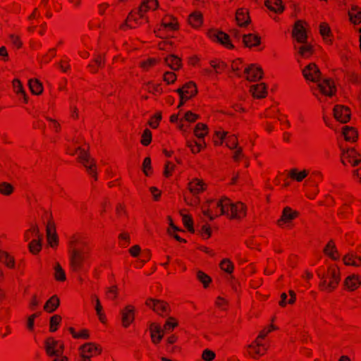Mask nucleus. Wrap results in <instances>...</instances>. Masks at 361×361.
I'll return each mask as SVG.
<instances>
[{"label": "nucleus", "mask_w": 361, "mask_h": 361, "mask_svg": "<svg viewBox=\"0 0 361 361\" xmlns=\"http://www.w3.org/2000/svg\"><path fill=\"white\" fill-rule=\"evenodd\" d=\"M276 329L277 327L275 326L273 324H271L260 331L258 336L256 338L263 342V340L269 335V334Z\"/></svg>", "instance_id": "obj_52"}, {"label": "nucleus", "mask_w": 361, "mask_h": 361, "mask_svg": "<svg viewBox=\"0 0 361 361\" xmlns=\"http://www.w3.org/2000/svg\"><path fill=\"white\" fill-rule=\"evenodd\" d=\"M350 110L343 105H336L334 108V118L339 122L345 123L350 119Z\"/></svg>", "instance_id": "obj_16"}, {"label": "nucleus", "mask_w": 361, "mask_h": 361, "mask_svg": "<svg viewBox=\"0 0 361 361\" xmlns=\"http://www.w3.org/2000/svg\"><path fill=\"white\" fill-rule=\"evenodd\" d=\"M250 92L257 99L264 98L267 94V86L264 82L252 85Z\"/></svg>", "instance_id": "obj_28"}, {"label": "nucleus", "mask_w": 361, "mask_h": 361, "mask_svg": "<svg viewBox=\"0 0 361 361\" xmlns=\"http://www.w3.org/2000/svg\"><path fill=\"white\" fill-rule=\"evenodd\" d=\"M159 3L157 0H144L139 7V18H142L145 13L149 10H156L158 8Z\"/></svg>", "instance_id": "obj_25"}, {"label": "nucleus", "mask_w": 361, "mask_h": 361, "mask_svg": "<svg viewBox=\"0 0 361 361\" xmlns=\"http://www.w3.org/2000/svg\"><path fill=\"white\" fill-rule=\"evenodd\" d=\"M207 36L212 41L219 42L228 49H233L234 47L231 42L230 36L224 32L209 30L207 32Z\"/></svg>", "instance_id": "obj_10"}, {"label": "nucleus", "mask_w": 361, "mask_h": 361, "mask_svg": "<svg viewBox=\"0 0 361 361\" xmlns=\"http://www.w3.org/2000/svg\"><path fill=\"white\" fill-rule=\"evenodd\" d=\"M28 85L33 94L40 95L43 92L44 88L42 83L38 79H30L28 81Z\"/></svg>", "instance_id": "obj_37"}, {"label": "nucleus", "mask_w": 361, "mask_h": 361, "mask_svg": "<svg viewBox=\"0 0 361 361\" xmlns=\"http://www.w3.org/2000/svg\"><path fill=\"white\" fill-rule=\"evenodd\" d=\"M94 298H95V310L97 312V315L98 316L99 321L102 324H106V317L105 314L103 312V308L101 305L100 300L97 295H94Z\"/></svg>", "instance_id": "obj_45"}, {"label": "nucleus", "mask_w": 361, "mask_h": 361, "mask_svg": "<svg viewBox=\"0 0 361 361\" xmlns=\"http://www.w3.org/2000/svg\"><path fill=\"white\" fill-rule=\"evenodd\" d=\"M176 91L179 94L180 97L188 99L195 97L198 92L196 84L192 81L185 83Z\"/></svg>", "instance_id": "obj_13"}, {"label": "nucleus", "mask_w": 361, "mask_h": 361, "mask_svg": "<svg viewBox=\"0 0 361 361\" xmlns=\"http://www.w3.org/2000/svg\"><path fill=\"white\" fill-rule=\"evenodd\" d=\"M293 35L298 42H306L307 37L302 21L298 20L295 23V26L293 30Z\"/></svg>", "instance_id": "obj_19"}, {"label": "nucleus", "mask_w": 361, "mask_h": 361, "mask_svg": "<svg viewBox=\"0 0 361 361\" xmlns=\"http://www.w3.org/2000/svg\"><path fill=\"white\" fill-rule=\"evenodd\" d=\"M61 317L58 314L52 316L50 319V331L54 332L57 330V326L61 322Z\"/></svg>", "instance_id": "obj_56"}, {"label": "nucleus", "mask_w": 361, "mask_h": 361, "mask_svg": "<svg viewBox=\"0 0 361 361\" xmlns=\"http://www.w3.org/2000/svg\"><path fill=\"white\" fill-rule=\"evenodd\" d=\"M164 60L168 66L174 71L179 70L182 66L181 59L177 56L170 55L166 57Z\"/></svg>", "instance_id": "obj_39"}, {"label": "nucleus", "mask_w": 361, "mask_h": 361, "mask_svg": "<svg viewBox=\"0 0 361 361\" xmlns=\"http://www.w3.org/2000/svg\"><path fill=\"white\" fill-rule=\"evenodd\" d=\"M348 16L352 23L358 25L361 23V8L357 6L353 5L351 6L348 11Z\"/></svg>", "instance_id": "obj_34"}, {"label": "nucleus", "mask_w": 361, "mask_h": 361, "mask_svg": "<svg viewBox=\"0 0 361 361\" xmlns=\"http://www.w3.org/2000/svg\"><path fill=\"white\" fill-rule=\"evenodd\" d=\"M152 135L151 130L148 128H146L144 130L141 135L140 143L143 146H148L152 142Z\"/></svg>", "instance_id": "obj_53"}, {"label": "nucleus", "mask_w": 361, "mask_h": 361, "mask_svg": "<svg viewBox=\"0 0 361 361\" xmlns=\"http://www.w3.org/2000/svg\"><path fill=\"white\" fill-rule=\"evenodd\" d=\"M319 32L324 39H326L331 35L330 27L326 23H322L320 24Z\"/></svg>", "instance_id": "obj_57"}, {"label": "nucleus", "mask_w": 361, "mask_h": 361, "mask_svg": "<svg viewBox=\"0 0 361 361\" xmlns=\"http://www.w3.org/2000/svg\"><path fill=\"white\" fill-rule=\"evenodd\" d=\"M142 171L146 176H149L152 174L151 159L149 157L145 158L142 163Z\"/></svg>", "instance_id": "obj_55"}, {"label": "nucleus", "mask_w": 361, "mask_h": 361, "mask_svg": "<svg viewBox=\"0 0 361 361\" xmlns=\"http://www.w3.org/2000/svg\"><path fill=\"white\" fill-rule=\"evenodd\" d=\"M59 298L56 295H53L46 302L44 310L47 312H53L59 306Z\"/></svg>", "instance_id": "obj_38"}, {"label": "nucleus", "mask_w": 361, "mask_h": 361, "mask_svg": "<svg viewBox=\"0 0 361 361\" xmlns=\"http://www.w3.org/2000/svg\"><path fill=\"white\" fill-rule=\"evenodd\" d=\"M309 174V171L304 169L299 171L298 169H292L288 171V176L290 179L301 182Z\"/></svg>", "instance_id": "obj_32"}, {"label": "nucleus", "mask_w": 361, "mask_h": 361, "mask_svg": "<svg viewBox=\"0 0 361 361\" xmlns=\"http://www.w3.org/2000/svg\"><path fill=\"white\" fill-rule=\"evenodd\" d=\"M45 350L49 356L59 357L62 355L63 353L64 345L62 342L56 341L50 337L45 341Z\"/></svg>", "instance_id": "obj_9"}, {"label": "nucleus", "mask_w": 361, "mask_h": 361, "mask_svg": "<svg viewBox=\"0 0 361 361\" xmlns=\"http://www.w3.org/2000/svg\"><path fill=\"white\" fill-rule=\"evenodd\" d=\"M178 326V322L173 317H169L164 325V329L166 331H172Z\"/></svg>", "instance_id": "obj_62"}, {"label": "nucleus", "mask_w": 361, "mask_h": 361, "mask_svg": "<svg viewBox=\"0 0 361 361\" xmlns=\"http://www.w3.org/2000/svg\"><path fill=\"white\" fill-rule=\"evenodd\" d=\"M135 308L133 305H128L121 310V326L124 329L128 328L135 321Z\"/></svg>", "instance_id": "obj_11"}, {"label": "nucleus", "mask_w": 361, "mask_h": 361, "mask_svg": "<svg viewBox=\"0 0 361 361\" xmlns=\"http://www.w3.org/2000/svg\"><path fill=\"white\" fill-rule=\"evenodd\" d=\"M226 146L231 149H234L238 147V140L235 135H230L226 138Z\"/></svg>", "instance_id": "obj_58"}, {"label": "nucleus", "mask_w": 361, "mask_h": 361, "mask_svg": "<svg viewBox=\"0 0 361 361\" xmlns=\"http://www.w3.org/2000/svg\"><path fill=\"white\" fill-rule=\"evenodd\" d=\"M102 352L100 345L94 343H86L79 348L80 356L82 359H89L93 356L99 355Z\"/></svg>", "instance_id": "obj_7"}, {"label": "nucleus", "mask_w": 361, "mask_h": 361, "mask_svg": "<svg viewBox=\"0 0 361 361\" xmlns=\"http://www.w3.org/2000/svg\"><path fill=\"white\" fill-rule=\"evenodd\" d=\"M147 91L153 94H160L162 93V87L160 84H153L147 82L145 84Z\"/></svg>", "instance_id": "obj_54"}, {"label": "nucleus", "mask_w": 361, "mask_h": 361, "mask_svg": "<svg viewBox=\"0 0 361 361\" xmlns=\"http://www.w3.org/2000/svg\"><path fill=\"white\" fill-rule=\"evenodd\" d=\"M188 22L192 27L199 29L203 24V16L202 13L200 11H194L189 15Z\"/></svg>", "instance_id": "obj_27"}, {"label": "nucleus", "mask_w": 361, "mask_h": 361, "mask_svg": "<svg viewBox=\"0 0 361 361\" xmlns=\"http://www.w3.org/2000/svg\"><path fill=\"white\" fill-rule=\"evenodd\" d=\"M162 29L168 30L169 31H177L179 30V23L176 18L171 15H165L160 25V28L158 30H154V33L159 37H162L161 32Z\"/></svg>", "instance_id": "obj_8"}, {"label": "nucleus", "mask_w": 361, "mask_h": 361, "mask_svg": "<svg viewBox=\"0 0 361 361\" xmlns=\"http://www.w3.org/2000/svg\"><path fill=\"white\" fill-rule=\"evenodd\" d=\"M70 244V268L73 272H78L83 268L84 263L90 257L91 247L85 242L82 243V246L80 248L73 245V241H71Z\"/></svg>", "instance_id": "obj_1"}, {"label": "nucleus", "mask_w": 361, "mask_h": 361, "mask_svg": "<svg viewBox=\"0 0 361 361\" xmlns=\"http://www.w3.org/2000/svg\"><path fill=\"white\" fill-rule=\"evenodd\" d=\"M219 207V214L227 216L231 220H240L247 215V206L238 202L232 203L229 199H221L217 208Z\"/></svg>", "instance_id": "obj_2"}, {"label": "nucleus", "mask_w": 361, "mask_h": 361, "mask_svg": "<svg viewBox=\"0 0 361 361\" xmlns=\"http://www.w3.org/2000/svg\"><path fill=\"white\" fill-rule=\"evenodd\" d=\"M220 268L228 274H231L233 271L234 266L233 262L228 258L222 259L219 264Z\"/></svg>", "instance_id": "obj_50"}, {"label": "nucleus", "mask_w": 361, "mask_h": 361, "mask_svg": "<svg viewBox=\"0 0 361 361\" xmlns=\"http://www.w3.org/2000/svg\"><path fill=\"white\" fill-rule=\"evenodd\" d=\"M300 213L290 207H285L280 218L276 221V225L281 228H289L293 226V221L298 218Z\"/></svg>", "instance_id": "obj_5"}, {"label": "nucleus", "mask_w": 361, "mask_h": 361, "mask_svg": "<svg viewBox=\"0 0 361 361\" xmlns=\"http://www.w3.org/2000/svg\"><path fill=\"white\" fill-rule=\"evenodd\" d=\"M145 305L160 315L168 314L170 310L169 305L164 300L148 298Z\"/></svg>", "instance_id": "obj_12"}, {"label": "nucleus", "mask_w": 361, "mask_h": 361, "mask_svg": "<svg viewBox=\"0 0 361 361\" xmlns=\"http://www.w3.org/2000/svg\"><path fill=\"white\" fill-rule=\"evenodd\" d=\"M42 236L35 240H31L28 245L29 251L32 255H37L42 250Z\"/></svg>", "instance_id": "obj_43"}, {"label": "nucleus", "mask_w": 361, "mask_h": 361, "mask_svg": "<svg viewBox=\"0 0 361 361\" xmlns=\"http://www.w3.org/2000/svg\"><path fill=\"white\" fill-rule=\"evenodd\" d=\"M226 135L224 131H216L213 137V141L215 145H221Z\"/></svg>", "instance_id": "obj_59"}, {"label": "nucleus", "mask_w": 361, "mask_h": 361, "mask_svg": "<svg viewBox=\"0 0 361 361\" xmlns=\"http://www.w3.org/2000/svg\"><path fill=\"white\" fill-rule=\"evenodd\" d=\"M39 228L37 225H32L24 233V239L25 241L33 240L42 237Z\"/></svg>", "instance_id": "obj_35"}, {"label": "nucleus", "mask_w": 361, "mask_h": 361, "mask_svg": "<svg viewBox=\"0 0 361 361\" xmlns=\"http://www.w3.org/2000/svg\"><path fill=\"white\" fill-rule=\"evenodd\" d=\"M54 277L56 281L63 282L66 280V273L59 262H56L54 267Z\"/></svg>", "instance_id": "obj_42"}, {"label": "nucleus", "mask_w": 361, "mask_h": 361, "mask_svg": "<svg viewBox=\"0 0 361 361\" xmlns=\"http://www.w3.org/2000/svg\"><path fill=\"white\" fill-rule=\"evenodd\" d=\"M317 86L321 93L326 96L331 97L336 92L334 82L330 79L323 80Z\"/></svg>", "instance_id": "obj_20"}, {"label": "nucleus", "mask_w": 361, "mask_h": 361, "mask_svg": "<svg viewBox=\"0 0 361 361\" xmlns=\"http://www.w3.org/2000/svg\"><path fill=\"white\" fill-rule=\"evenodd\" d=\"M246 79L250 81H255L262 78L263 71L261 68L251 65L244 71Z\"/></svg>", "instance_id": "obj_21"}, {"label": "nucleus", "mask_w": 361, "mask_h": 361, "mask_svg": "<svg viewBox=\"0 0 361 361\" xmlns=\"http://www.w3.org/2000/svg\"><path fill=\"white\" fill-rule=\"evenodd\" d=\"M196 276L197 280L202 284L204 288H209L212 283V278L200 270L197 271Z\"/></svg>", "instance_id": "obj_44"}, {"label": "nucleus", "mask_w": 361, "mask_h": 361, "mask_svg": "<svg viewBox=\"0 0 361 361\" xmlns=\"http://www.w3.org/2000/svg\"><path fill=\"white\" fill-rule=\"evenodd\" d=\"M360 161V156L354 149H348L341 155V162L344 165L357 166Z\"/></svg>", "instance_id": "obj_15"}, {"label": "nucleus", "mask_w": 361, "mask_h": 361, "mask_svg": "<svg viewBox=\"0 0 361 361\" xmlns=\"http://www.w3.org/2000/svg\"><path fill=\"white\" fill-rule=\"evenodd\" d=\"M343 134L347 141L355 142L358 137V133L355 128L345 126L343 128Z\"/></svg>", "instance_id": "obj_40"}, {"label": "nucleus", "mask_w": 361, "mask_h": 361, "mask_svg": "<svg viewBox=\"0 0 361 361\" xmlns=\"http://www.w3.org/2000/svg\"><path fill=\"white\" fill-rule=\"evenodd\" d=\"M176 166L171 161H167L165 164L164 176L166 178H169L172 176L173 172L174 171Z\"/></svg>", "instance_id": "obj_61"}, {"label": "nucleus", "mask_w": 361, "mask_h": 361, "mask_svg": "<svg viewBox=\"0 0 361 361\" xmlns=\"http://www.w3.org/2000/svg\"><path fill=\"white\" fill-rule=\"evenodd\" d=\"M303 44L298 48V53L302 57L308 58L312 55L313 48L310 44H306V42Z\"/></svg>", "instance_id": "obj_46"}, {"label": "nucleus", "mask_w": 361, "mask_h": 361, "mask_svg": "<svg viewBox=\"0 0 361 361\" xmlns=\"http://www.w3.org/2000/svg\"><path fill=\"white\" fill-rule=\"evenodd\" d=\"M324 254L332 259L333 260H337L339 258V254L336 249V244L334 240H329L325 245L323 250Z\"/></svg>", "instance_id": "obj_29"}, {"label": "nucleus", "mask_w": 361, "mask_h": 361, "mask_svg": "<svg viewBox=\"0 0 361 361\" xmlns=\"http://www.w3.org/2000/svg\"><path fill=\"white\" fill-rule=\"evenodd\" d=\"M361 285V277L358 275L353 274L348 276L344 281L345 288L349 291H353L358 288Z\"/></svg>", "instance_id": "obj_24"}, {"label": "nucleus", "mask_w": 361, "mask_h": 361, "mask_svg": "<svg viewBox=\"0 0 361 361\" xmlns=\"http://www.w3.org/2000/svg\"><path fill=\"white\" fill-rule=\"evenodd\" d=\"M188 189L192 195H197L205 190V184L202 180L194 179L189 183Z\"/></svg>", "instance_id": "obj_31"}, {"label": "nucleus", "mask_w": 361, "mask_h": 361, "mask_svg": "<svg viewBox=\"0 0 361 361\" xmlns=\"http://www.w3.org/2000/svg\"><path fill=\"white\" fill-rule=\"evenodd\" d=\"M187 146L190 149L192 153L197 154L200 152V151L206 147V144L204 142L203 143H197L195 141H188L187 142Z\"/></svg>", "instance_id": "obj_51"}, {"label": "nucleus", "mask_w": 361, "mask_h": 361, "mask_svg": "<svg viewBox=\"0 0 361 361\" xmlns=\"http://www.w3.org/2000/svg\"><path fill=\"white\" fill-rule=\"evenodd\" d=\"M118 245L122 247H127L130 243V236L128 232H122L118 236Z\"/></svg>", "instance_id": "obj_47"}, {"label": "nucleus", "mask_w": 361, "mask_h": 361, "mask_svg": "<svg viewBox=\"0 0 361 361\" xmlns=\"http://www.w3.org/2000/svg\"><path fill=\"white\" fill-rule=\"evenodd\" d=\"M118 286L114 285L111 286L108 288L106 295L113 300H115L118 298Z\"/></svg>", "instance_id": "obj_63"}, {"label": "nucleus", "mask_w": 361, "mask_h": 361, "mask_svg": "<svg viewBox=\"0 0 361 361\" xmlns=\"http://www.w3.org/2000/svg\"><path fill=\"white\" fill-rule=\"evenodd\" d=\"M0 262L8 269H14L16 261L13 256L5 250H0Z\"/></svg>", "instance_id": "obj_30"}, {"label": "nucleus", "mask_w": 361, "mask_h": 361, "mask_svg": "<svg viewBox=\"0 0 361 361\" xmlns=\"http://www.w3.org/2000/svg\"><path fill=\"white\" fill-rule=\"evenodd\" d=\"M14 191L12 184L7 182L0 183V194L4 196H10Z\"/></svg>", "instance_id": "obj_48"}, {"label": "nucleus", "mask_w": 361, "mask_h": 361, "mask_svg": "<svg viewBox=\"0 0 361 361\" xmlns=\"http://www.w3.org/2000/svg\"><path fill=\"white\" fill-rule=\"evenodd\" d=\"M183 222L184 226L188 228L189 231L194 233L193 221L192 217L190 215H183Z\"/></svg>", "instance_id": "obj_60"}, {"label": "nucleus", "mask_w": 361, "mask_h": 361, "mask_svg": "<svg viewBox=\"0 0 361 361\" xmlns=\"http://www.w3.org/2000/svg\"><path fill=\"white\" fill-rule=\"evenodd\" d=\"M47 242L51 247H54L58 245V236L56 232L55 225L53 222H48L47 226Z\"/></svg>", "instance_id": "obj_23"}, {"label": "nucleus", "mask_w": 361, "mask_h": 361, "mask_svg": "<svg viewBox=\"0 0 361 361\" xmlns=\"http://www.w3.org/2000/svg\"><path fill=\"white\" fill-rule=\"evenodd\" d=\"M159 62V60L154 58H149L147 60L141 61L140 63V67L145 71H149L150 68L157 65Z\"/></svg>", "instance_id": "obj_49"}, {"label": "nucleus", "mask_w": 361, "mask_h": 361, "mask_svg": "<svg viewBox=\"0 0 361 361\" xmlns=\"http://www.w3.org/2000/svg\"><path fill=\"white\" fill-rule=\"evenodd\" d=\"M268 345L262 341L255 338L247 347L248 355L254 360H259L267 353Z\"/></svg>", "instance_id": "obj_6"}, {"label": "nucleus", "mask_w": 361, "mask_h": 361, "mask_svg": "<svg viewBox=\"0 0 361 361\" xmlns=\"http://www.w3.org/2000/svg\"><path fill=\"white\" fill-rule=\"evenodd\" d=\"M152 342L157 345L164 337V330L158 323H152L149 327Z\"/></svg>", "instance_id": "obj_17"}, {"label": "nucleus", "mask_w": 361, "mask_h": 361, "mask_svg": "<svg viewBox=\"0 0 361 361\" xmlns=\"http://www.w3.org/2000/svg\"><path fill=\"white\" fill-rule=\"evenodd\" d=\"M13 90L15 93L18 96L19 99H23L25 104L28 103V97L23 88V84L18 79H14L12 82Z\"/></svg>", "instance_id": "obj_26"}, {"label": "nucleus", "mask_w": 361, "mask_h": 361, "mask_svg": "<svg viewBox=\"0 0 361 361\" xmlns=\"http://www.w3.org/2000/svg\"><path fill=\"white\" fill-rule=\"evenodd\" d=\"M260 37L253 34L244 35L243 37V42L246 47H253L259 45Z\"/></svg>", "instance_id": "obj_33"}, {"label": "nucleus", "mask_w": 361, "mask_h": 361, "mask_svg": "<svg viewBox=\"0 0 361 361\" xmlns=\"http://www.w3.org/2000/svg\"><path fill=\"white\" fill-rule=\"evenodd\" d=\"M340 280L339 268L336 265L331 266L324 274L319 288L326 292H332L337 287Z\"/></svg>", "instance_id": "obj_4"}, {"label": "nucleus", "mask_w": 361, "mask_h": 361, "mask_svg": "<svg viewBox=\"0 0 361 361\" xmlns=\"http://www.w3.org/2000/svg\"><path fill=\"white\" fill-rule=\"evenodd\" d=\"M302 75L306 80L317 82L319 81L322 73L317 66L312 63L305 67L302 70Z\"/></svg>", "instance_id": "obj_14"}, {"label": "nucleus", "mask_w": 361, "mask_h": 361, "mask_svg": "<svg viewBox=\"0 0 361 361\" xmlns=\"http://www.w3.org/2000/svg\"><path fill=\"white\" fill-rule=\"evenodd\" d=\"M68 153L71 155H77L78 162L86 168L87 173L94 178L95 180H97L95 161L90 157V155L85 149L81 147H77L73 149L68 148Z\"/></svg>", "instance_id": "obj_3"}, {"label": "nucleus", "mask_w": 361, "mask_h": 361, "mask_svg": "<svg viewBox=\"0 0 361 361\" xmlns=\"http://www.w3.org/2000/svg\"><path fill=\"white\" fill-rule=\"evenodd\" d=\"M209 133L208 126L202 123H198L194 129L195 135L200 139H203Z\"/></svg>", "instance_id": "obj_41"}, {"label": "nucleus", "mask_w": 361, "mask_h": 361, "mask_svg": "<svg viewBox=\"0 0 361 361\" xmlns=\"http://www.w3.org/2000/svg\"><path fill=\"white\" fill-rule=\"evenodd\" d=\"M235 21L239 27H247L251 23L248 11L243 8H238L235 12Z\"/></svg>", "instance_id": "obj_18"}, {"label": "nucleus", "mask_w": 361, "mask_h": 361, "mask_svg": "<svg viewBox=\"0 0 361 361\" xmlns=\"http://www.w3.org/2000/svg\"><path fill=\"white\" fill-rule=\"evenodd\" d=\"M342 260L345 266L361 267V256L355 252H348L343 257Z\"/></svg>", "instance_id": "obj_22"}, {"label": "nucleus", "mask_w": 361, "mask_h": 361, "mask_svg": "<svg viewBox=\"0 0 361 361\" xmlns=\"http://www.w3.org/2000/svg\"><path fill=\"white\" fill-rule=\"evenodd\" d=\"M216 354L214 351L206 349L202 353V359L204 361H212L214 360Z\"/></svg>", "instance_id": "obj_64"}, {"label": "nucleus", "mask_w": 361, "mask_h": 361, "mask_svg": "<svg viewBox=\"0 0 361 361\" xmlns=\"http://www.w3.org/2000/svg\"><path fill=\"white\" fill-rule=\"evenodd\" d=\"M265 6L275 13H281L284 7L281 0H265Z\"/></svg>", "instance_id": "obj_36"}]
</instances>
